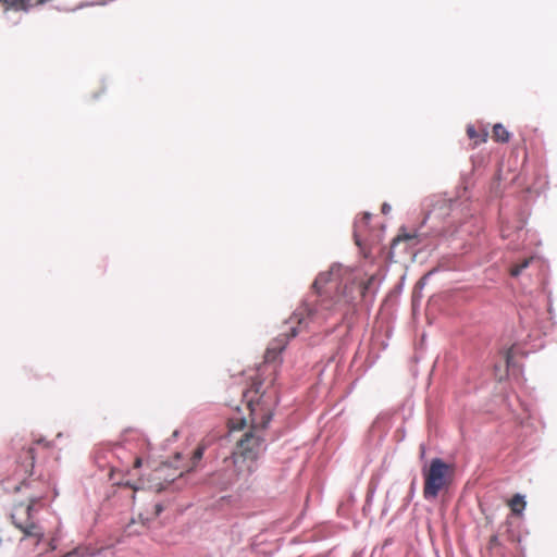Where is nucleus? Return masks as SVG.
I'll return each mask as SVG.
<instances>
[{
	"label": "nucleus",
	"mask_w": 557,
	"mask_h": 557,
	"mask_svg": "<svg viewBox=\"0 0 557 557\" xmlns=\"http://www.w3.org/2000/svg\"><path fill=\"white\" fill-rule=\"evenodd\" d=\"M202 455H203V448L202 447L197 448L196 451L194 453V456L190 461L191 465L188 470H191L196 466V463L202 458Z\"/></svg>",
	"instance_id": "nucleus-11"
},
{
	"label": "nucleus",
	"mask_w": 557,
	"mask_h": 557,
	"mask_svg": "<svg viewBox=\"0 0 557 557\" xmlns=\"http://www.w3.org/2000/svg\"><path fill=\"white\" fill-rule=\"evenodd\" d=\"M389 210H391V206H389V205H387V203H383V206H382V212H383L384 214H386L387 212H389Z\"/></svg>",
	"instance_id": "nucleus-15"
},
{
	"label": "nucleus",
	"mask_w": 557,
	"mask_h": 557,
	"mask_svg": "<svg viewBox=\"0 0 557 557\" xmlns=\"http://www.w3.org/2000/svg\"><path fill=\"white\" fill-rule=\"evenodd\" d=\"M141 465V459L140 458H137L136 461H135V467L136 468H139Z\"/></svg>",
	"instance_id": "nucleus-17"
},
{
	"label": "nucleus",
	"mask_w": 557,
	"mask_h": 557,
	"mask_svg": "<svg viewBox=\"0 0 557 557\" xmlns=\"http://www.w3.org/2000/svg\"><path fill=\"white\" fill-rule=\"evenodd\" d=\"M250 425L238 440L232 456L225 458L222 466L209 478V484L220 490L233 486L244 488L250 475L258 468V459L263 451V430L271 420V412L259 404L248 403Z\"/></svg>",
	"instance_id": "nucleus-1"
},
{
	"label": "nucleus",
	"mask_w": 557,
	"mask_h": 557,
	"mask_svg": "<svg viewBox=\"0 0 557 557\" xmlns=\"http://www.w3.org/2000/svg\"><path fill=\"white\" fill-rule=\"evenodd\" d=\"M245 426H246V420L245 419L239 420L238 423H235L234 421H232L231 430L232 431L242 430Z\"/></svg>",
	"instance_id": "nucleus-12"
},
{
	"label": "nucleus",
	"mask_w": 557,
	"mask_h": 557,
	"mask_svg": "<svg viewBox=\"0 0 557 557\" xmlns=\"http://www.w3.org/2000/svg\"><path fill=\"white\" fill-rule=\"evenodd\" d=\"M369 219L370 214L366 213L361 219L357 220L355 223V239L357 245L361 244L362 232L366 228Z\"/></svg>",
	"instance_id": "nucleus-5"
},
{
	"label": "nucleus",
	"mask_w": 557,
	"mask_h": 557,
	"mask_svg": "<svg viewBox=\"0 0 557 557\" xmlns=\"http://www.w3.org/2000/svg\"><path fill=\"white\" fill-rule=\"evenodd\" d=\"M156 510H157V513H160L162 511L161 505H157L156 506Z\"/></svg>",
	"instance_id": "nucleus-19"
},
{
	"label": "nucleus",
	"mask_w": 557,
	"mask_h": 557,
	"mask_svg": "<svg viewBox=\"0 0 557 557\" xmlns=\"http://www.w3.org/2000/svg\"><path fill=\"white\" fill-rule=\"evenodd\" d=\"M467 133H468V136L472 139L479 137V135L473 126H468Z\"/></svg>",
	"instance_id": "nucleus-13"
},
{
	"label": "nucleus",
	"mask_w": 557,
	"mask_h": 557,
	"mask_svg": "<svg viewBox=\"0 0 557 557\" xmlns=\"http://www.w3.org/2000/svg\"><path fill=\"white\" fill-rule=\"evenodd\" d=\"M532 260H533V258L523 260L520 264H518L511 269L510 274L512 276H518L522 272L523 269L529 267V264Z\"/></svg>",
	"instance_id": "nucleus-10"
},
{
	"label": "nucleus",
	"mask_w": 557,
	"mask_h": 557,
	"mask_svg": "<svg viewBox=\"0 0 557 557\" xmlns=\"http://www.w3.org/2000/svg\"><path fill=\"white\" fill-rule=\"evenodd\" d=\"M505 359H506L507 367L509 368V367H510V364H511V359H512V352H511V350H509V351H507V352H506Z\"/></svg>",
	"instance_id": "nucleus-14"
},
{
	"label": "nucleus",
	"mask_w": 557,
	"mask_h": 557,
	"mask_svg": "<svg viewBox=\"0 0 557 557\" xmlns=\"http://www.w3.org/2000/svg\"><path fill=\"white\" fill-rule=\"evenodd\" d=\"M283 348H284V344H282L281 341L272 343L267 349V354H265L267 360L268 361L274 360L276 358V356L282 351Z\"/></svg>",
	"instance_id": "nucleus-7"
},
{
	"label": "nucleus",
	"mask_w": 557,
	"mask_h": 557,
	"mask_svg": "<svg viewBox=\"0 0 557 557\" xmlns=\"http://www.w3.org/2000/svg\"><path fill=\"white\" fill-rule=\"evenodd\" d=\"M315 321L319 320V314L317 309H312L309 306H305L302 308H299L289 320V323L292 324V336H296V327L294 324L300 325H307L308 321Z\"/></svg>",
	"instance_id": "nucleus-4"
},
{
	"label": "nucleus",
	"mask_w": 557,
	"mask_h": 557,
	"mask_svg": "<svg viewBox=\"0 0 557 557\" xmlns=\"http://www.w3.org/2000/svg\"><path fill=\"white\" fill-rule=\"evenodd\" d=\"M357 275L348 268L333 264L327 272H322L315 278L313 287L318 294L336 297L337 301L346 304L355 299V292L364 296L371 289L375 276L371 275L367 283L356 284Z\"/></svg>",
	"instance_id": "nucleus-2"
},
{
	"label": "nucleus",
	"mask_w": 557,
	"mask_h": 557,
	"mask_svg": "<svg viewBox=\"0 0 557 557\" xmlns=\"http://www.w3.org/2000/svg\"><path fill=\"white\" fill-rule=\"evenodd\" d=\"M486 137H487V132L484 131L483 132V135H482V138L480 139L481 141H485L486 140Z\"/></svg>",
	"instance_id": "nucleus-18"
},
{
	"label": "nucleus",
	"mask_w": 557,
	"mask_h": 557,
	"mask_svg": "<svg viewBox=\"0 0 557 557\" xmlns=\"http://www.w3.org/2000/svg\"><path fill=\"white\" fill-rule=\"evenodd\" d=\"M18 528L24 532L26 536H34L40 540L44 535L41 530L36 524H28V525H18Z\"/></svg>",
	"instance_id": "nucleus-9"
},
{
	"label": "nucleus",
	"mask_w": 557,
	"mask_h": 557,
	"mask_svg": "<svg viewBox=\"0 0 557 557\" xmlns=\"http://www.w3.org/2000/svg\"><path fill=\"white\" fill-rule=\"evenodd\" d=\"M525 500L520 494H517L510 502L511 510L517 515L522 512V510L525 508Z\"/></svg>",
	"instance_id": "nucleus-8"
},
{
	"label": "nucleus",
	"mask_w": 557,
	"mask_h": 557,
	"mask_svg": "<svg viewBox=\"0 0 557 557\" xmlns=\"http://www.w3.org/2000/svg\"><path fill=\"white\" fill-rule=\"evenodd\" d=\"M493 138L496 141L506 143L509 140V133L502 124H495L493 127Z\"/></svg>",
	"instance_id": "nucleus-6"
},
{
	"label": "nucleus",
	"mask_w": 557,
	"mask_h": 557,
	"mask_svg": "<svg viewBox=\"0 0 557 557\" xmlns=\"http://www.w3.org/2000/svg\"><path fill=\"white\" fill-rule=\"evenodd\" d=\"M453 470L449 465L440 458L431 461L428 469L423 470L424 487L423 496L425 499H434L438 493L448 486L451 479Z\"/></svg>",
	"instance_id": "nucleus-3"
},
{
	"label": "nucleus",
	"mask_w": 557,
	"mask_h": 557,
	"mask_svg": "<svg viewBox=\"0 0 557 557\" xmlns=\"http://www.w3.org/2000/svg\"><path fill=\"white\" fill-rule=\"evenodd\" d=\"M502 235H503V237H505V238H507V237H509V236H510V234H509V228H508L507 226L503 228V231H502Z\"/></svg>",
	"instance_id": "nucleus-16"
}]
</instances>
